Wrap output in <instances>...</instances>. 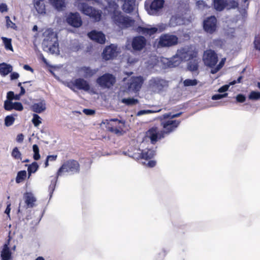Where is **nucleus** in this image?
I'll list each match as a JSON object with an SVG mask.
<instances>
[{"label":"nucleus","mask_w":260,"mask_h":260,"mask_svg":"<svg viewBox=\"0 0 260 260\" xmlns=\"http://www.w3.org/2000/svg\"><path fill=\"white\" fill-rule=\"evenodd\" d=\"M80 165L79 162L75 159H70L64 161L57 172V176H61L63 173H69L71 174L79 173Z\"/></svg>","instance_id":"f257e3e1"},{"label":"nucleus","mask_w":260,"mask_h":260,"mask_svg":"<svg viewBox=\"0 0 260 260\" xmlns=\"http://www.w3.org/2000/svg\"><path fill=\"white\" fill-rule=\"evenodd\" d=\"M79 8L81 12L84 15L89 16L95 22H99L101 20L102 12L100 10L89 6L85 3H81L79 5Z\"/></svg>","instance_id":"f03ea898"},{"label":"nucleus","mask_w":260,"mask_h":260,"mask_svg":"<svg viewBox=\"0 0 260 260\" xmlns=\"http://www.w3.org/2000/svg\"><path fill=\"white\" fill-rule=\"evenodd\" d=\"M114 22L121 28H126L132 26L134 20L127 16H124L120 11H114L112 15Z\"/></svg>","instance_id":"7ed1b4c3"},{"label":"nucleus","mask_w":260,"mask_h":260,"mask_svg":"<svg viewBox=\"0 0 260 260\" xmlns=\"http://www.w3.org/2000/svg\"><path fill=\"white\" fill-rule=\"evenodd\" d=\"M179 39L176 35L170 34H162L158 38V47H170L178 44Z\"/></svg>","instance_id":"20e7f679"},{"label":"nucleus","mask_w":260,"mask_h":260,"mask_svg":"<svg viewBox=\"0 0 260 260\" xmlns=\"http://www.w3.org/2000/svg\"><path fill=\"white\" fill-rule=\"evenodd\" d=\"M115 77L110 73H105L99 77L96 83L103 89H110L116 83Z\"/></svg>","instance_id":"39448f33"},{"label":"nucleus","mask_w":260,"mask_h":260,"mask_svg":"<svg viewBox=\"0 0 260 260\" xmlns=\"http://www.w3.org/2000/svg\"><path fill=\"white\" fill-rule=\"evenodd\" d=\"M109 131L115 134L121 133L124 126L125 122L117 118L106 119L104 122Z\"/></svg>","instance_id":"423d86ee"},{"label":"nucleus","mask_w":260,"mask_h":260,"mask_svg":"<svg viewBox=\"0 0 260 260\" xmlns=\"http://www.w3.org/2000/svg\"><path fill=\"white\" fill-rule=\"evenodd\" d=\"M176 53L182 61L189 60L191 59L197 58L198 56V52L189 46L178 49Z\"/></svg>","instance_id":"0eeeda50"},{"label":"nucleus","mask_w":260,"mask_h":260,"mask_svg":"<svg viewBox=\"0 0 260 260\" xmlns=\"http://www.w3.org/2000/svg\"><path fill=\"white\" fill-rule=\"evenodd\" d=\"M181 122L179 120H173L170 118L165 119L161 120L160 125L163 128L161 131L164 136L165 135H169L174 132L179 125Z\"/></svg>","instance_id":"6e6552de"},{"label":"nucleus","mask_w":260,"mask_h":260,"mask_svg":"<svg viewBox=\"0 0 260 260\" xmlns=\"http://www.w3.org/2000/svg\"><path fill=\"white\" fill-rule=\"evenodd\" d=\"M150 88L154 92L160 93L168 86V82L159 77H152L149 81Z\"/></svg>","instance_id":"1a4fd4ad"},{"label":"nucleus","mask_w":260,"mask_h":260,"mask_svg":"<svg viewBox=\"0 0 260 260\" xmlns=\"http://www.w3.org/2000/svg\"><path fill=\"white\" fill-rule=\"evenodd\" d=\"M203 60L206 66L213 68L217 63L218 58L217 54L214 50L208 49L204 52Z\"/></svg>","instance_id":"9d476101"},{"label":"nucleus","mask_w":260,"mask_h":260,"mask_svg":"<svg viewBox=\"0 0 260 260\" xmlns=\"http://www.w3.org/2000/svg\"><path fill=\"white\" fill-rule=\"evenodd\" d=\"M203 27L204 31L209 34H213L217 28V20L215 16L206 18L203 21Z\"/></svg>","instance_id":"9b49d317"},{"label":"nucleus","mask_w":260,"mask_h":260,"mask_svg":"<svg viewBox=\"0 0 260 260\" xmlns=\"http://www.w3.org/2000/svg\"><path fill=\"white\" fill-rule=\"evenodd\" d=\"M68 87L73 90H74V88L76 87L79 90H83L85 91H89L90 88L88 82L81 78L76 79L74 81L68 83Z\"/></svg>","instance_id":"f8f14e48"},{"label":"nucleus","mask_w":260,"mask_h":260,"mask_svg":"<svg viewBox=\"0 0 260 260\" xmlns=\"http://www.w3.org/2000/svg\"><path fill=\"white\" fill-rule=\"evenodd\" d=\"M145 137L149 139L151 144H155L159 140L165 137L161 131H159L157 127L149 128L145 133Z\"/></svg>","instance_id":"ddd939ff"},{"label":"nucleus","mask_w":260,"mask_h":260,"mask_svg":"<svg viewBox=\"0 0 260 260\" xmlns=\"http://www.w3.org/2000/svg\"><path fill=\"white\" fill-rule=\"evenodd\" d=\"M117 55V47L114 44L106 46L102 53L103 58L105 60L113 59Z\"/></svg>","instance_id":"4468645a"},{"label":"nucleus","mask_w":260,"mask_h":260,"mask_svg":"<svg viewBox=\"0 0 260 260\" xmlns=\"http://www.w3.org/2000/svg\"><path fill=\"white\" fill-rule=\"evenodd\" d=\"M164 0H152L147 9L148 13L151 15H157L164 7Z\"/></svg>","instance_id":"2eb2a0df"},{"label":"nucleus","mask_w":260,"mask_h":260,"mask_svg":"<svg viewBox=\"0 0 260 260\" xmlns=\"http://www.w3.org/2000/svg\"><path fill=\"white\" fill-rule=\"evenodd\" d=\"M43 44L45 47L48 48V50L52 53H54L58 51V43L57 38L55 36H53V39L50 40L47 38H45Z\"/></svg>","instance_id":"dca6fc26"},{"label":"nucleus","mask_w":260,"mask_h":260,"mask_svg":"<svg viewBox=\"0 0 260 260\" xmlns=\"http://www.w3.org/2000/svg\"><path fill=\"white\" fill-rule=\"evenodd\" d=\"M146 40L144 37L139 36L134 37L132 42L133 49L135 51L142 50L146 45Z\"/></svg>","instance_id":"f3484780"},{"label":"nucleus","mask_w":260,"mask_h":260,"mask_svg":"<svg viewBox=\"0 0 260 260\" xmlns=\"http://www.w3.org/2000/svg\"><path fill=\"white\" fill-rule=\"evenodd\" d=\"M139 151H140L141 152H139L137 154H134L132 157L137 159H144L148 160L152 158L155 155V151L153 149H147V150H140Z\"/></svg>","instance_id":"a211bd4d"},{"label":"nucleus","mask_w":260,"mask_h":260,"mask_svg":"<svg viewBox=\"0 0 260 260\" xmlns=\"http://www.w3.org/2000/svg\"><path fill=\"white\" fill-rule=\"evenodd\" d=\"M67 22L71 26L79 27L81 26L82 21L79 13H71L67 18Z\"/></svg>","instance_id":"6ab92c4d"},{"label":"nucleus","mask_w":260,"mask_h":260,"mask_svg":"<svg viewBox=\"0 0 260 260\" xmlns=\"http://www.w3.org/2000/svg\"><path fill=\"white\" fill-rule=\"evenodd\" d=\"M88 36L91 40L99 44H103L105 43V36L102 31L92 30L88 33Z\"/></svg>","instance_id":"aec40b11"},{"label":"nucleus","mask_w":260,"mask_h":260,"mask_svg":"<svg viewBox=\"0 0 260 260\" xmlns=\"http://www.w3.org/2000/svg\"><path fill=\"white\" fill-rule=\"evenodd\" d=\"M143 80L142 77H137L133 79L130 84L129 88L132 89L134 91H139L142 85Z\"/></svg>","instance_id":"412c9836"},{"label":"nucleus","mask_w":260,"mask_h":260,"mask_svg":"<svg viewBox=\"0 0 260 260\" xmlns=\"http://www.w3.org/2000/svg\"><path fill=\"white\" fill-rule=\"evenodd\" d=\"M11 240L10 236L4 245L3 250L1 252V257L2 260H10L11 257V252L9 248V245Z\"/></svg>","instance_id":"4be33fe9"},{"label":"nucleus","mask_w":260,"mask_h":260,"mask_svg":"<svg viewBox=\"0 0 260 260\" xmlns=\"http://www.w3.org/2000/svg\"><path fill=\"white\" fill-rule=\"evenodd\" d=\"M139 33H141L145 36H151L158 31V28L155 27H151L150 28L144 26H139L137 28Z\"/></svg>","instance_id":"5701e85b"},{"label":"nucleus","mask_w":260,"mask_h":260,"mask_svg":"<svg viewBox=\"0 0 260 260\" xmlns=\"http://www.w3.org/2000/svg\"><path fill=\"white\" fill-rule=\"evenodd\" d=\"M213 6L214 8L217 11L221 12L226 9L228 6V0H213Z\"/></svg>","instance_id":"b1692460"},{"label":"nucleus","mask_w":260,"mask_h":260,"mask_svg":"<svg viewBox=\"0 0 260 260\" xmlns=\"http://www.w3.org/2000/svg\"><path fill=\"white\" fill-rule=\"evenodd\" d=\"M79 71L83 74L85 78H90L92 77L98 72V69H91L89 67H81Z\"/></svg>","instance_id":"393cba45"},{"label":"nucleus","mask_w":260,"mask_h":260,"mask_svg":"<svg viewBox=\"0 0 260 260\" xmlns=\"http://www.w3.org/2000/svg\"><path fill=\"white\" fill-rule=\"evenodd\" d=\"M182 60L180 57L177 55V53L172 57L169 60H168L167 64L169 68H174L178 66Z\"/></svg>","instance_id":"a878e982"},{"label":"nucleus","mask_w":260,"mask_h":260,"mask_svg":"<svg viewBox=\"0 0 260 260\" xmlns=\"http://www.w3.org/2000/svg\"><path fill=\"white\" fill-rule=\"evenodd\" d=\"M25 203L28 208H32L35 206V203L36 202V199L31 193L26 192L24 196Z\"/></svg>","instance_id":"bb28decb"},{"label":"nucleus","mask_w":260,"mask_h":260,"mask_svg":"<svg viewBox=\"0 0 260 260\" xmlns=\"http://www.w3.org/2000/svg\"><path fill=\"white\" fill-rule=\"evenodd\" d=\"M13 70L12 66L5 62L0 63V74L5 76L11 73Z\"/></svg>","instance_id":"cd10ccee"},{"label":"nucleus","mask_w":260,"mask_h":260,"mask_svg":"<svg viewBox=\"0 0 260 260\" xmlns=\"http://www.w3.org/2000/svg\"><path fill=\"white\" fill-rule=\"evenodd\" d=\"M34 7L40 14H46V7L43 0H37L34 4Z\"/></svg>","instance_id":"c85d7f7f"},{"label":"nucleus","mask_w":260,"mask_h":260,"mask_svg":"<svg viewBox=\"0 0 260 260\" xmlns=\"http://www.w3.org/2000/svg\"><path fill=\"white\" fill-rule=\"evenodd\" d=\"M46 109L45 103L44 101L35 103L31 106V110L38 113H40L43 112Z\"/></svg>","instance_id":"c756f323"},{"label":"nucleus","mask_w":260,"mask_h":260,"mask_svg":"<svg viewBox=\"0 0 260 260\" xmlns=\"http://www.w3.org/2000/svg\"><path fill=\"white\" fill-rule=\"evenodd\" d=\"M50 3L57 10L60 11L66 7V0H48Z\"/></svg>","instance_id":"7c9ffc66"},{"label":"nucleus","mask_w":260,"mask_h":260,"mask_svg":"<svg viewBox=\"0 0 260 260\" xmlns=\"http://www.w3.org/2000/svg\"><path fill=\"white\" fill-rule=\"evenodd\" d=\"M187 69L191 72H194L198 70L199 61L197 57L189 60V61L187 64Z\"/></svg>","instance_id":"2f4dec72"},{"label":"nucleus","mask_w":260,"mask_h":260,"mask_svg":"<svg viewBox=\"0 0 260 260\" xmlns=\"http://www.w3.org/2000/svg\"><path fill=\"white\" fill-rule=\"evenodd\" d=\"M3 42L6 50H9L13 51V48L12 45V39L6 37H2Z\"/></svg>","instance_id":"473e14b6"},{"label":"nucleus","mask_w":260,"mask_h":260,"mask_svg":"<svg viewBox=\"0 0 260 260\" xmlns=\"http://www.w3.org/2000/svg\"><path fill=\"white\" fill-rule=\"evenodd\" d=\"M26 177V172L25 170L19 171L16 177V182L19 183L23 181Z\"/></svg>","instance_id":"72a5a7b5"},{"label":"nucleus","mask_w":260,"mask_h":260,"mask_svg":"<svg viewBox=\"0 0 260 260\" xmlns=\"http://www.w3.org/2000/svg\"><path fill=\"white\" fill-rule=\"evenodd\" d=\"M121 102L122 103L125 104L127 106L136 105L139 103L138 100L134 98H124L122 100Z\"/></svg>","instance_id":"f704fd0d"},{"label":"nucleus","mask_w":260,"mask_h":260,"mask_svg":"<svg viewBox=\"0 0 260 260\" xmlns=\"http://www.w3.org/2000/svg\"><path fill=\"white\" fill-rule=\"evenodd\" d=\"M39 169V165L37 162L35 161L30 165L27 168V171L30 175L31 173H35Z\"/></svg>","instance_id":"c9c22d12"},{"label":"nucleus","mask_w":260,"mask_h":260,"mask_svg":"<svg viewBox=\"0 0 260 260\" xmlns=\"http://www.w3.org/2000/svg\"><path fill=\"white\" fill-rule=\"evenodd\" d=\"M225 58H223L219 62V64L215 67L213 68L211 70V73L212 74H214L216 73L220 69L222 68V67L224 64Z\"/></svg>","instance_id":"e433bc0d"},{"label":"nucleus","mask_w":260,"mask_h":260,"mask_svg":"<svg viewBox=\"0 0 260 260\" xmlns=\"http://www.w3.org/2000/svg\"><path fill=\"white\" fill-rule=\"evenodd\" d=\"M11 155L15 159L21 160V153L16 147L13 149Z\"/></svg>","instance_id":"4c0bfd02"},{"label":"nucleus","mask_w":260,"mask_h":260,"mask_svg":"<svg viewBox=\"0 0 260 260\" xmlns=\"http://www.w3.org/2000/svg\"><path fill=\"white\" fill-rule=\"evenodd\" d=\"M198 81L197 79H185L183 81V85L184 86H196L198 84Z\"/></svg>","instance_id":"58836bf2"},{"label":"nucleus","mask_w":260,"mask_h":260,"mask_svg":"<svg viewBox=\"0 0 260 260\" xmlns=\"http://www.w3.org/2000/svg\"><path fill=\"white\" fill-rule=\"evenodd\" d=\"M32 149L34 152V159L36 160H38L40 158V155L39 153V148L37 144H34L32 146Z\"/></svg>","instance_id":"ea45409f"},{"label":"nucleus","mask_w":260,"mask_h":260,"mask_svg":"<svg viewBox=\"0 0 260 260\" xmlns=\"http://www.w3.org/2000/svg\"><path fill=\"white\" fill-rule=\"evenodd\" d=\"M248 98L251 100H257L260 99V92L258 91H252L248 95Z\"/></svg>","instance_id":"a19ab883"},{"label":"nucleus","mask_w":260,"mask_h":260,"mask_svg":"<svg viewBox=\"0 0 260 260\" xmlns=\"http://www.w3.org/2000/svg\"><path fill=\"white\" fill-rule=\"evenodd\" d=\"M15 121V118L11 115L7 116L5 119V124L7 126L12 125Z\"/></svg>","instance_id":"79ce46f5"},{"label":"nucleus","mask_w":260,"mask_h":260,"mask_svg":"<svg viewBox=\"0 0 260 260\" xmlns=\"http://www.w3.org/2000/svg\"><path fill=\"white\" fill-rule=\"evenodd\" d=\"M32 122L35 126H39L42 122L40 117L37 114H34Z\"/></svg>","instance_id":"37998d69"},{"label":"nucleus","mask_w":260,"mask_h":260,"mask_svg":"<svg viewBox=\"0 0 260 260\" xmlns=\"http://www.w3.org/2000/svg\"><path fill=\"white\" fill-rule=\"evenodd\" d=\"M238 7V3L235 0H231L228 1V6L226 7L227 10L231 9H235Z\"/></svg>","instance_id":"c03bdc74"},{"label":"nucleus","mask_w":260,"mask_h":260,"mask_svg":"<svg viewBox=\"0 0 260 260\" xmlns=\"http://www.w3.org/2000/svg\"><path fill=\"white\" fill-rule=\"evenodd\" d=\"M13 105L11 101L6 100L4 102V108L7 111H11L14 108Z\"/></svg>","instance_id":"a18cd8bd"},{"label":"nucleus","mask_w":260,"mask_h":260,"mask_svg":"<svg viewBox=\"0 0 260 260\" xmlns=\"http://www.w3.org/2000/svg\"><path fill=\"white\" fill-rule=\"evenodd\" d=\"M181 114L182 112H180L175 114H172L171 113H169L165 114L164 115H163V116L164 118L165 119L170 118L171 119H173L174 118L179 117L181 115Z\"/></svg>","instance_id":"49530a36"},{"label":"nucleus","mask_w":260,"mask_h":260,"mask_svg":"<svg viewBox=\"0 0 260 260\" xmlns=\"http://www.w3.org/2000/svg\"><path fill=\"white\" fill-rule=\"evenodd\" d=\"M6 24L7 26L8 27H11L12 28H13L14 29H16L17 28V26L15 24V23H13L10 19V17L9 16L6 17Z\"/></svg>","instance_id":"de8ad7c7"},{"label":"nucleus","mask_w":260,"mask_h":260,"mask_svg":"<svg viewBox=\"0 0 260 260\" xmlns=\"http://www.w3.org/2000/svg\"><path fill=\"white\" fill-rule=\"evenodd\" d=\"M227 96H228L227 93H224L223 94H216L213 95L212 96L211 99H212V100L215 101V100H220L223 98L226 97Z\"/></svg>","instance_id":"09e8293b"},{"label":"nucleus","mask_w":260,"mask_h":260,"mask_svg":"<svg viewBox=\"0 0 260 260\" xmlns=\"http://www.w3.org/2000/svg\"><path fill=\"white\" fill-rule=\"evenodd\" d=\"M13 107V109H15L17 111H21L23 109V105L20 102L14 103Z\"/></svg>","instance_id":"8fccbe9b"},{"label":"nucleus","mask_w":260,"mask_h":260,"mask_svg":"<svg viewBox=\"0 0 260 260\" xmlns=\"http://www.w3.org/2000/svg\"><path fill=\"white\" fill-rule=\"evenodd\" d=\"M236 100L238 102L242 103L245 101L246 98L243 94H239L236 96Z\"/></svg>","instance_id":"3c124183"},{"label":"nucleus","mask_w":260,"mask_h":260,"mask_svg":"<svg viewBox=\"0 0 260 260\" xmlns=\"http://www.w3.org/2000/svg\"><path fill=\"white\" fill-rule=\"evenodd\" d=\"M14 95L15 94L13 91H9L7 94V100L11 101L12 100H14Z\"/></svg>","instance_id":"603ef678"},{"label":"nucleus","mask_w":260,"mask_h":260,"mask_svg":"<svg viewBox=\"0 0 260 260\" xmlns=\"http://www.w3.org/2000/svg\"><path fill=\"white\" fill-rule=\"evenodd\" d=\"M83 111L86 115H91L95 113L94 110L88 109H84Z\"/></svg>","instance_id":"864d4df0"},{"label":"nucleus","mask_w":260,"mask_h":260,"mask_svg":"<svg viewBox=\"0 0 260 260\" xmlns=\"http://www.w3.org/2000/svg\"><path fill=\"white\" fill-rule=\"evenodd\" d=\"M8 11L7 6L6 4L2 3L0 5V11L1 12H7Z\"/></svg>","instance_id":"5fc2aeb1"},{"label":"nucleus","mask_w":260,"mask_h":260,"mask_svg":"<svg viewBox=\"0 0 260 260\" xmlns=\"http://www.w3.org/2000/svg\"><path fill=\"white\" fill-rule=\"evenodd\" d=\"M24 140V135L22 134H19L17 135L16 141L18 143H22Z\"/></svg>","instance_id":"6e6d98bb"},{"label":"nucleus","mask_w":260,"mask_h":260,"mask_svg":"<svg viewBox=\"0 0 260 260\" xmlns=\"http://www.w3.org/2000/svg\"><path fill=\"white\" fill-rule=\"evenodd\" d=\"M229 87V85H225L221 86L220 88H219V89L218 90V91L219 92H224L228 90Z\"/></svg>","instance_id":"4d7b16f0"},{"label":"nucleus","mask_w":260,"mask_h":260,"mask_svg":"<svg viewBox=\"0 0 260 260\" xmlns=\"http://www.w3.org/2000/svg\"><path fill=\"white\" fill-rule=\"evenodd\" d=\"M19 75L16 72H13L11 73L10 77L11 80L17 79L19 78Z\"/></svg>","instance_id":"13d9d810"},{"label":"nucleus","mask_w":260,"mask_h":260,"mask_svg":"<svg viewBox=\"0 0 260 260\" xmlns=\"http://www.w3.org/2000/svg\"><path fill=\"white\" fill-rule=\"evenodd\" d=\"M197 5L199 7H204L205 6V2L204 1L200 0L197 2Z\"/></svg>","instance_id":"bf43d9fd"},{"label":"nucleus","mask_w":260,"mask_h":260,"mask_svg":"<svg viewBox=\"0 0 260 260\" xmlns=\"http://www.w3.org/2000/svg\"><path fill=\"white\" fill-rule=\"evenodd\" d=\"M151 113L150 110H140L138 112L137 115H141L145 114Z\"/></svg>","instance_id":"052dcab7"},{"label":"nucleus","mask_w":260,"mask_h":260,"mask_svg":"<svg viewBox=\"0 0 260 260\" xmlns=\"http://www.w3.org/2000/svg\"><path fill=\"white\" fill-rule=\"evenodd\" d=\"M57 155H48L47 157V158L49 159L50 161H55L56 159Z\"/></svg>","instance_id":"680f3d73"},{"label":"nucleus","mask_w":260,"mask_h":260,"mask_svg":"<svg viewBox=\"0 0 260 260\" xmlns=\"http://www.w3.org/2000/svg\"><path fill=\"white\" fill-rule=\"evenodd\" d=\"M156 165V161L154 160H150L147 164V166L150 168H153Z\"/></svg>","instance_id":"e2e57ef3"},{"label":"nucleus","mask_w":260,"mask_h":260,"mask_svg":"<svg viewBox=\"0 0 260 260\" xmlns=\"http://www.w3.org/2000/svg\"><path fill=\"white\" fill-rule=\"evenodd\" d=\"M23 69L26 71H29L31 72H33V71H34V70L32 69V68L27 64L24 65Z\"/></svg>","instance_id":"0e129e2a"},{"label":"nucleus","mask_w":260,"mask_h":260,"mask_svg":"<svg viewBox=\"0 0 260 260\" xmlns=\"http://www.w3.org/2000/svg\"><path fill=\"white\" fill-rule=\"evenodd\" d=\"M55 186V183L51 182V184L49 186V189L50 190V192H52L54 189Z\"/></svg>","instance_id":"69168bd1"},{"label":"nucleus","mask_w":260,"mask_h":260,"mask_svg":"<svg viewBox=\"0 0 260 260\" xmlns=\"http://www.w3.org/2000/svg\"><path fill=\"white\" fill-rule=\"evenodd\" d=\"M10 206H11V204L10 203L8 204L7 205V208L5 211V213H6L8 215H9L10 212V210H11Z\"/></svg>","instance_id":"338daca9"},{"label":"nucleus","mask_w":260,"mask_h":260,"mask_svg":"<svg viewBox=\"0 0 260 260\" xmlns=\"http://www.w3.org/2000/svg\"><path fill=\"white\" fill-rule=\"evenodd\" d=\"M25 93V90L23 87H21L20 88V92L19 93L20 95H24Z\"/></svg>","instance_id":"774afa93"}]
</instances>
